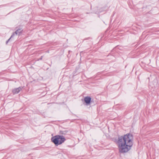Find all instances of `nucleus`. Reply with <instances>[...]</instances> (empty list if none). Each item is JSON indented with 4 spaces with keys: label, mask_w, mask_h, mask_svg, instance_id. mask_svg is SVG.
I'll list each match as a JSON object with an SVG mask.
<instances>
[{
    "label": "nucleus",
    "mask_w": 159,
    "mask_h": 159,
    "mask_svg": "<svg viewBox=\"0 0 159 159\" xmlns=\"http://www.w3.org/2000/svg\"><path fill=\"white\" fill-rule=\"evenodd\" d=\"M133 136L132 134L128 133L124 136H121L118 138L117 143L119 152L121 153L128 152L133 145Z\"/></svg>",
    "instance_id": "1"
},
{
    "label": "nucleus",
    "mask_w": 159,
    "mask_h": 159,
    "mask_svg": "<svg viewBox=\"0 0 159 159\" xmlns=\"http://www.w3.org/2000/svg\"><path fill=\"white\" fill-rule=\"evenodd\" d=\"M51 140L56 146H58L64 143L66 139L62 135H57L52 137Z\"/></svg>",
    "instance_id": "2"
},
{
    "label": "nucleus",
    "mask_w": 159,
    "mask_h": 159,
    "mask_svg": "<svg viewBox=\"0 0 159 159\" xmlns=\"http://www.w3.org/2000/svg\"><path fill=\"white\" fill-rule=\"evenodd\" d=\"M23 30L21 29H18L15 32L13 33L11 36V38H13L15 35H20L22 33Z\"/></svg>",
    "instance_id": "3"
},
{
    "label": "nucleus",
    "mask_w": 159,
    "mask_h": 159,
    "mask_svg": "<svg viewBox=\"0 0 159 159\" xmlns=\"http://www.w3.org/2000/svg\"><path fill=\"white\" fill-rule=\"evenodd\" d=\"M23 88V87H22L15 88L12 90V92L13 94L18 93L22 90Z\"/></svg>",
    "instance_id": "4"
},
{
    "label": "nucleus",
    "mask_w": 159,
    "mask_h": 159,
    "mask_svg": "<svg viewBox=\"0 0 159 159\" xmlns=\"http://www.w3.org/2000/svg\"><path fill=\"white\" fill-rule=\"evenodd\" d=\"M91 98L88 96L84 98V101L87 105L89 104L91 102Z\"/></svg>",
    "instance_id": "5"
},
{
    "label": "nucleus",
    "mask_w": 159,
    "mask_h": 159,
    "mask_svg": "<svg viewBox=\"0 0 159 159\" xmlns=\"http://www.w3.org/2000/svg\"><path fill=\"white\" fill-rule=\"evenodd\" d=\"M68 131L67 130H60L59 132V134H60V135H66L68 132Z\"/></svg>",
    "instance_id": "6"
},
{
    "label": "nucleus",
    "mask_w": 159,
    "mask_h": 159,
    "mask_svg": "<svg viewBox=\"0 0 159 159\" xmlns=\"http://www.w3.org/2000/svg\"><path fill=\"white\" fill-rule=\"evenodd\" d=\"M11 38V37L6 41V43L7 44L9 42V41H10V39L11 38Z\"/></svg>",
    "instance_id": "7"
},
{
    "label": "nucleus",
    "mask_w": 159,
    "mask_h": 159,
    "mask_svg": "<svg viewBox=\"0 0 159 159\" xmlns=\"http://www.w3.org/2000/svg\"><path fill=\"white\" fill-rule=\"evenodd\" d=\"M43 58V56H41L40 58H39V60H41Z\"/></svg>",
    "instance_id": "8"
}]
</instances>
